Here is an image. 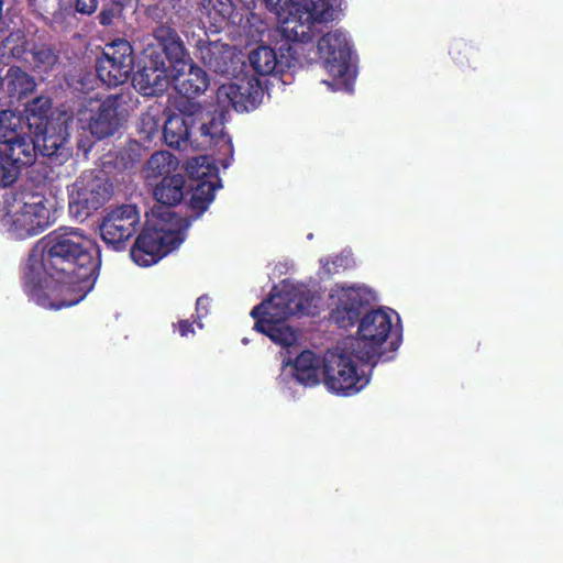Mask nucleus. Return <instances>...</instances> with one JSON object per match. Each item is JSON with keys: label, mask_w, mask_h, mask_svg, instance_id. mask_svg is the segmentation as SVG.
<instances>
[{"label": "nucleus", "mask_w": 563, "mask_h": 563, "mask_svg": "<svg viewBox=\"0 0 563 563\" xmlns=\"http://www.w3.org/2000/svg\"><path fill=\"white\" fill-rule=\"evenodd\" d=\"M100 266L98 244L79 228L60 227L30 251L22 268V288L44 308L73 307L93 289Z\"/></svg>", "instance_id": "f257e3e1"}, {"label": "nucleus", "mask_w": 563, "mask_h": 563, "mask_svg": "<svg viewBox=\"0 0 563 563\" xmlns=\"http://www.w3.org/2000/svg\"><path fill=\"white\" fill-rule=\"evenodd\" d=\"M312 301L313 296L307 288L283 285L252 309L254 330L267 335L274 343L289 347L296 343L297 334L285 321L291 316L311 314Z\"/></svg>", "instance_id": "f03ea898"}, {"label": "nucleus", "mask_w": 563, "mask_h": 563, "mask_svg": "<svg viewBox=\"0 0 563 563\" xmlns=\"http://www.w3.org/2000/svg\"><path fill=\"white\" fill-rule=\"evenodd\" d=\"M264 90L257 77H243L239 82L222 84L216 93L218 115L203 111L202 119L197 122L196 130L201 136H209L216 145L222 144L228 153L233 155L231 137L224 133V114L233 109L244 112L255 109L262 101Z\"/></svg>", "instance_id": "7ed1b4c3"}, {"label": "nucleus", "mask_w": 563, "mask_h": 563, "mask_svg": "<svg viewBox=\"0 0 563 563\" xmlns=\"http://www.w3.org/2000/svg\"><path fill=\"white\" fill-rule=\"evenodd\" d=\"M26 125L49 165H62L71 158L69 125L66 118H53V101L38 96L24 108Z\"/></svg>", "instance_id": "20e7f679"}, {"label": "nucleus", "mask_w": 563, "mask_h": 563, "mask_svg": "<svg viewBox=\"0 0 563 563\" xmlns=\"http://www.w3.org/2000/svg\"><path fill=\"white\" fill-rule=\"evenodd\" d=\"M402 334L393 330L391 317L383 309H368L360 320L357 338L352 343L358 361L375 366L395 358Z\"/></svg>", "instance_id": "39448f33"}, {"label": "nucleus", "mask_w": 563, "mask_h": 563, "mask_svg": "<svg viewBox=\"0 0 563 563\" xmlns=\"http://www.w3.org/2000/svg\"><path fill=\"white\" fill-rule=\"evenodd\" d=\"M184 219L174 211L157 213L152 225L145 227L131 247V258L139 266L156 264L183 242Z\"/></svg>", "instance_id": "423d86ee"}, {"label": "nucleus", "mask_w": 563, "mask_h": 563, "mask_svg": "<svg viewBox=\"0 0 563 563\" xmlns=\"http://www.w3.org/2000/svg\"><path fill=\"white\" fill-rule=\"evenodd\" d=\"M355 352L336 346L325 351L322 358V375L324 386L332 393L350 396L362 390L369 377L358 374Z\"/></svg>", "instance_id": "0eeeda50"}, {"label": "nucleus", "mask_w": 563, "mask_h": 563, "mask_svg": "<svg viewBox=\"0 0 563 563\" xmlns=\"http://www.w3.org/2000/svg\"><path fill=\"white\" fill-rule=\"evenodd\" d=\"M112 191V184L103 176L82 173L69 189V212L84 221L110 200Z\"/></svg>", "instance_id": "6e6552de"}, {"label": "nucleus", "mask_w": 563, "mask_h": 563, "mask_svg": "<svg viewBox=\"0 0 563 563\" xmlns=\"http://www.w3.org/2000/svg\"><path fill=\"white\" fill-rule=\"evenodd\" d=\"M134 68V49L124 38H117L106 44L96 62L98 78L108 87L125 84Z\"/></svg>", "instance_id": "1a4fd4ad"}, {"label": "nucleus", "mask_w": 563, "mask_h": 563, "mask_svg": "<svg viewBox=\"0 0 563 563\" xmlns=\"http://www.w3.org/2000/svg\"><path fill=\"white\" fill-rule=\"evenodd\" d=\"M141 223L135 205H121L109 210L99 225L100 235L108 247L123 251L137 232Z\"/></svg>", "instance_id": "9d476101"}, {"label": "nucleus", "mask_w": 563, "mask_h": 563, "mask_svg": "<svg viewBox=\"0 0 563 563\" xmlns=\"http://www.w3.org/2000/svg\"><path fill=\"white\" fill-rule=\"evenodd\" d=\"M170 78L163 53L147 48L140 58L132 85L144 97L162 96L169 87Z\"/></svg>", "instance_id": "9b49d317"}, {"label": "nucleus", "mask_w": 563, "mask_h": 563, "mask_svg": "<svg viewBox=\"0 0 563 563\" xmlns=\"http://www.w3.org/2000/svg\"><path fill=\"white\" fill-rule=\"evenodd\" d=\"M318 53L323 59L327 71L336 81L335 85L350 86L351 47L340 31L329 32L318 41Z\"/></svg>", "instance_id": "f8f14e48"}, {"label": "nucleus", "mask_w": 563, "mask_h": 563, "mask_svg": "<svg viewBox=\"0 0 563 563\" xmlns=\"http://www.w3.org/2000/svg\"><path fill=\"white\" fill-rule=\"evenodd\" d=\"M24 199L11 222L12 231L20 239L38 235L52 224L47 199L43 195L31 194Z\"/></svg>", "instance_id": "ddd939ff"}, {"label": "nucleus", "mask_w": 563, "mask_h": 563, "mask_svg": "<svg viewBox=\"0 0 563 563\" xmlns=\"http://www.w3.org/2000/svg\"><path fill=\"white\" fill-rule=\"evenodd\" d=\"M331 298H336L331 319L342 329L360 324V320L369 309V300L361 288L341 287Z\"/></svg>", "instance_id": "4468645a"}, {"label": "nucleus", "mask_w": 563, "mask_h": 563, "mask_svg": "<svg viewBox=\"0 0 563 563\" xmlns=\"http://www.w3.org/2000/svg\"><path fill=\"white\" fill-rule=\"evenodd\" d=\"M203 109L199 103L188 102L185 110L167 117L163 126L166 144L173 148L186 147L196 131L197 122L202 119Z\"/></svg>", "instance_id": "2eb2a0df"}, {"label": "nucleus", "mask_w": 563, "mask_h": 563, "mask_svg": "<svg viewBox=\"0 0 563 563\" xmlns=\"http://www.w3.org/2000/svg\"><path fill=\"white\" fill-rule=\"evenodd\" d=\"M120 98L121 95L108 96L97 108L80 112V120L87 122V128L97 140L112 136L120 129Z\"/></svg>", "instance_id": "dca6fc26"}, {"label": "nucleus", "mask_w": 563, "mask_h": 563, "mask_svg": "<svg viewBox=\"0 0 563 563\" xmlns=\"http://www.w3.org/2000/svg\"><path fill=\"white\" fill-rule=\"evenodd\" d=\"M296 48L288 43L279 46V55L269 46L261 45L249 55V60L254 71L260 76L284 74L297 60Z\"/></svg>", "instance_id": "f3484780"}, {"label": "nucleus", "mask_w": 563, "mask_h": 563, "mask_svg": "<svg viewBox=\"0 0 563 563\" xmlns=\"http://www.w3.org/2000/svg\"><path fill=\"white\" fill-rule=\"evenodd\" d=\"M196 57L216 74L230 76L236 70L234 52L229 44L200 38L196 43Z\"/></svg>", "instance_id": "a211bd4d"}, {"label": "nucleus", "mask_w": 563, "mask_h": 563, "mask_svg": "<svg viewBox=\"0 0 563 563\" xmlns=\"http://www.w3.org/2000/svg\"><path fill=\"white\" fill-rule=\"evenodd\" d=\"M36 81L33 76L20 66H10L3 77H0V101L12 106L34 92Z\"/></svg>", "instance_id": "6ab92c4d"}, {"label": "nucleus", "mask_w": 563, "mask_h": 563, "mask_svg": "<svg viewBox=\"0 0 563 563\" xmlns=\"http://www.w3.org/2000/svg\"><path fill=\"white\" fill-rule=\"evenodd\" d=\"M301 3L292 5L286 10L287 15L278 18L280 20V33L286 40L285 43H308L313 38L314 21L305 14Z\"/></svg>", "instance_id": "aec40b11"}, {"label": "nucleus", "mask_w": 563, "mask_h": 563, "mask_svg": "<svg viewBox=\"0 0 563 563\" xmlns=\"http://www.w3.org/2000/svg\"><path fill=\"white\" fill-rule=\"evenodd\" d=\"M174 86L177 92L187 99H194L202 95L209 87V76L205 69L195 65L190 58L187 65L174 67Z\"/></svg>", "instance_id": "412c9836"}, {"label": "nucleus", "mask_w": 563, "mask_h": 563, "mask_svg": "<svg viewBox=\"0 0 563 563\" xmlns=\"http://www.w3.org/2000/svg\"><path fill=\"white\" fill-rule=\"evenodd\" d=\"M23 118L12 110L0 111V143L8 146V151L27 153L30 143L23 133Z\"/></svg>", "instance_id": "4be33fe9"}, {"label": "nucleus", "mask_w": 563, "mask_h": 563, "mask_svg": "<svg viewBox=\"0 0 563 563\" xmlns=\"http://www.w3.org/2000/svg\"><path fill=\"white\" fill-rule=\"evenodd\" d=\"M154 38L162 46L165 60L168 59L174 67L187 65L189 55L178 32L167 24H161L153 31Z\"/></svg>", "instance_id": "5701e85b"}, {"label": "nucleus", "mask_w": 563, "mask_h": 563, "mask_svg": "<svg viewBox=\"0 0 563 563\" xmlns=\"http://www.w3.org/2000/svg\"><path fill=\"white\" fill-rule=\"evenodd\" d=\"M186 179L181 174L164 176L155 186L153 195L157 202L162 206L157 210H153L154 216L170 210V207L177 206L184 198V189Z\"/></svg>", "instance_id": "b1692460"}, {"label": "nucleus", "mask_w": 563, "mask_h": 563, "mask_svg": "<svg viewBox=\"0 0 563 563\" xmlns=\"http://www.w3.org/2000/svg\"><path fill=\"white\" fill-rule=\"evenodd\" d=\"M25 30L13 29L5 34L0 33L1 57L12 58L19 62L27 60L30 46L33 43Z\"/></svg>", "instance_id": "393cba45"}, {"label": "nucleus", "mask_w": 563, "mask_h": 563, "mask_svg": "<svg viewBox=\"0 0 563 563\" xmlns=\"http://www.w3.org/2000/svg\"><path fill=\"white\" fill-rule=\"evenodd\" d=\"M320 357L311 350L302 351L294 362V376L303 386H316L320 383Z\"/></svg>", "instance_id": "a878e982"}, {"label": "nucleus", "mask_w": 563, "mask_h": 563, "mask_svg": "<svg viewBox=\"0 0 563 563\" xmlns=\"http://www.w3.org/2000/svg\"><path fill=\"white\" fill-rule=\"evenodd\" d=\"M58 59L59 54L53 44L33 41L30 46L27 60L22 63L27 64L35 73L48 74L53 70Z\"/></svg>", "instance_id": "bb28decb"}, {"label": "nucleus", "mask_w": 563, "mask_h": 563, "mask_svg": "<svg viewBox=\"0 0 563 563\" xmlns=\"http://www.w3.org/2000/svg\"><path fill=\"white\" fill-rule=\"evenodd\" d=\"M207 174V172L198 173L197 184L191 186L189 207L196 212L197 217L201 216L209 208L214 199L216 189L218 188L214 181L203 179Z\"/></svg>", "instance_id": "cd10ccee"}, {"label": "nucleus", "mask_w": 563, "mask_h": 563, "mask_svg": "<svg viewBox=\"0 0 563 563\" xmlns=\"http://www.w3.org/2000/svg\"><path fill=\"white\" fill-rule=\"evenodd\" d=\"M31 161V153H19L5 150L0 151V187L11 186L18 178L19 165L27 164Z\"/></svg>", "instance_id": "c85d7f7f"}, {"label": "nucleus", "mask_w": 563, "mask_h": 563, "mask_svg": "<svg viewBox=\"0 0 563 563\" xmlns=\"http://www.w3.org/2000/svg\"><path fill=\"white\" fill-rule=\"evenodd\" d=\"M338 0H303L301 8L308 18L316 23L329 22L334 19Z\"/></svg>", "instance_id": "c756f323"}, {"label": "nucleus", "mask_w": 563, "mask_h": 563, "mask_svg": "<svg viewBox=\"0 0 563 563\" xmlns=\"http://www.w3.org/2000/svg\"><path fill=\"white\" fill-rule=\"evenodd\" d=\"M143 158V148L136 141L129 142L115 155L114 166L119 170H132Z\"/></svg>", "instance_id": "7c9ffc66"}, {"label": "nucleus", "mask_w": 563, "mask_h": 563, "mask_svg": "<svg viewBox=\"0 0 563 563\" xmlns=\"http://www.w3.org/2000/svg\"><path fill=\"white\" fill-rule=\"evenodd\" d=\"M178 162L176 157L167 151H158L152 154L146 162L148 176H169L168 174L176 169Z\"/></svg>", "instance_id": "2f4dec72"}, {"label": "nucleus", "mask_w": 563, "mask_h": 563, "mask_svg": "<svg viewBox=\"0 0 563 563\" xmlns=\"http://www.w3.org/2000/svg\"><path fill=\"white\" fill-rule=\"evenodd\" d=\"M125 8V0H102V7L98 14V21L102 26H110L117 16H120Z\"/></svg>", "instance_id": "473e14b6"}, {"label": "nucleus", "mask_w": 563, "mask_h": 563, "mask_svg": "<svg viewBox=\"0 0 563 563\" xmlns=\"http://www.w3.org/2000/svg\"><path fill=\"white\" fill-rule=\"evenodd\" d=\"M158 131L159 122L154 115L146 113L141 117L140 132L144 133L147 140L151 141Z\"/></svg>", "instance_id": "72a5a7b5"}, {"label": "nucleus", "mask_w": 563, "mask_h": 563, "mask_svg": "<svg viewBox=\"0 0 563 563\" xmlns=\"http://www.w3.org/2000/svg\"><path fill=\"white\" fill-rule=\"evenodd\" d=\"M477 53V49L468 44V43H464V42H459V43H455L451 49H450V54L452 56V58L454 60H456L457 63H461V59H460V56L463 55L464 57H466L467 59L470 57H474Z\"/></svg>", "instance_id": "f704fd0d"}, {"label": "nucleus", "mask_w": 563, "mask_h": 563, "mask_svg": "<svg viewBox=\"0 0 563 563\" xmlns=\"http://www.w3.org/2000/svg\"><path fill=\"white\" fill-rule=\"evenodd\" d=\"M267 10L275 13L278 18H282L286 13V10L292 5L298 4L294 0H264Z\"/></svg>", "instance_id": "c9c22d12"}, {"label": "nucleus", "mask_w": 563, "mask_h": 563, "mask_svg": "<svg viewBox=\"0 0 563 563\" xmlns=\"http://www.w3.org/2000/svg\"><path fill=\"white\" fill-rule=\"evenodd\" d=\"M209 305H210V298L207 295L200 296L196 301L195 322L199 329L203 328V323L201 322V320L209 313Z\"/></svg>", "instance_id": "e433bc0d"}, {"label": "nucleus", "mask_w": 563, "mask_h": 563, "mask_svg": "<svg viewBox=\"0 0 563 563\" xmlns=\"http://www.w3.org/2000/svg\"><path fill=\"white\" fill-rule=\"evenodd\" d=\"M344 257L335 256L332 260H321V268L323 276L330 278L332 275L339 272V267H342Z\"/></svg>", "instance_id": "4c0bfd02"}, {"label": "nucleus", "mask_w": 563, "mask_h": 563, "mask_svg": "<svg viewBox=\"0 0 563 563\" xmlns=\"http://www.w3.org/2000/svg\"><path fill=\"white\" fill-rule=\"evenodd\" d=\"M98 4V0H75V10L84 15H92L97 11Z\"/></svg>", "instance_id": "58836bf2"}, {"label": "nucleus", "mask_w": 563, "mask_h": 563, "mask_svg": "<svg viewBox=\"0 0 563 563\" xmlns=\"http://www.w3.org/2000/svg\"><path fill=\"white\" fill-rule=\"evenodd\" d=\"M219 4H220V8H218L217 3L213 0H202V5L206 9H213V10L218 11V13L222 16L230 14V10H231L230 3H224V2L219 1Z\"/></svg>", "instance_id": "ea45409f"}, {"label": "nucleus", "mask_w": 563, "mask_h": 563, "mask_svg": "<svg viewBox=\"0 0 563 563\" xmlns=\"http://www.w3.org/2000/svg\"><path fill=\"white\" fill-rule=\"evenodd\" d=\"M194 323L196 322L184 319L179 320L177 323H174L173 327L178 330L181 336H188L189 334H195Z\"/></svg>", "instance_id": "a19ab883"}, {"label": "nucleus", "mask_w": 563, "mask_h": 563, "mask_svg": "<svg viewBox=\"0 0 563 563\" xmlns=\"http://www.w3.org/2000/svg\"><path fill=\"white\" fill-rule=\"evenodd\" d=\"M196 165L199 166V167H203L206 161H207V156H200V157H197L196 159Z\"/></svg>", "instance_id": "79ce46f5"}, {"label": "nucleus", "mask_w": 563, "mask_h": 563, "mask_svg": "<svg viewBox=\"0 0 563 563\" xmlns=\"http://www.w3.org/2000/svg\"><path fill=\"white\" fill-rule=\"evenodd\" d=\"M37 167H38L37 172L43 174L44 177L46 178L47 177V172H46L47 166L46 165H38Z\"/></svg>", "instance_id": "37998d69"}]
</instances>
